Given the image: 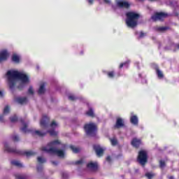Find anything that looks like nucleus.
<instances>
[{
    "label": "nucleus",
    "mask_w": 179,
    "mask_h": 179,
    "mask_svg": "<svg viewBox=\"0 0 179 179\" xmlns=\"http://www.w3.org/2000/svg\"><path fill=\"white\" fill-rule=\"evenodd\" d=\"M119 68H120V69L124 68V64H123V63H121V64H120Z\"/></svg>",
    "instance_id": "nucleus-49"
},
{
    "label": "nucleus",
    "mask_w": 179,
    "mask_h": 179,
    "mask_svg": "<svg viewBox=\"0 0 179 179\" xmlns=\"http://www.w3.org/2000/svg\"><path fill=\"white\" fill-rule=\"evenodd\" d=\"M11 61L15 64H19L20 62V57L16 54H13L11 57Z\"/></svg>",
    "instance_id": "nucleus-19"
},
{
    "label": "nucleus",
    "mask_w": 179,
    "mask_h": 179,
    "mask_svg": "<svg viewBox=\"0 0 179 179\" xmlns=\"http://www.w3.org/2000/svg\"><path fill=\"white\" fill-rule=\"evenodd\" d=\"M131 145H132L133 148H135L136 149H138L141 145H142V141H141V139L134 138L131 140Z\"/></svg>",
    "instance_id": "nucleus-14"
},
{
    "label": "nucleus",
    "mask_w": 179,
    "mask_h": 179,
    "mask_svg": "<svg viewBox=\"0 0 179 179\" xmlns=\"http://www.w3.org/2000/svg\"><path fill=\"white\" fill-rule=\"evenodd\" d=\"M116 5L118 8H124L125 9L131 8V4L128 1L122 0H116Z\"/></svg>",
    "instance_id": "nucleus-12"
},
{
    "label": "nucleus",
    "mask_w": 179,
    "mask_h": 179,
    "mask_svg": "<svg viewBox=\"0 0 179 179\" xmlns=\"http://www.w3.org/2000/svg\"><path fill=\"white\" fill-rule=\"evenodd\" d=\"M130 122L133 124V125H138V116L136 115H133L130 117Z\"/></svg>",
    "instance_id": "nucleus-18"
},
{
    "label": "nucleus",
    "mask_w": 179,
    "mask_h": 179,
    "mask_svg": "<svg viewBox=\"0 0 179 179\" xmlns=\"http://www.w3.org/2000/svg\"><path fill=\"white\" fill-rule=\"evenodd\" d=\"M94 0H88V3H90V5H93V2Z\"/></svg>",
    "instance_id": "nucleus-48"
},
{
    "label": "nucleus",
    "mask_w": 179,
    "mask_h": 179,
    "mask_svg": "<svg viewBox=\"0 0 179 179\" xmlns=\"http://www.w3.org/2000/svg\"><path fill=\"white\" fill-rule=\"evenodd\" d=\"M146 36V34L143 33V31L140 32L139 38H143Z\"/></svg>",
    "instance_id": "nucleus-41"
},
{
    "label": "nucleus",
    "mask_w": 179,
    "mask_h": 179,
    "mask_svg": "<svg viewBox=\"0 0 179 179\" xmlns=\"http://www.w3.org/2000/svg\"><path fill=\"white\" fill-rule=\"evenodd\" d=\"M107 75L110 79H113V78H115V71H108Z\"/></svg>",
    "instance_id": "nucleus-25"
},
{
    "label": "nucleus",
    "mask_w": 179,
    "mask_h": 179,
    "mask_svg": "<svg viewBox=\"0 0 179 179\" xmlns=\"http://www.w3.org/2000/svg\"><path fill=\"white\" fill-rule=\"evenodd\" d=\"M15 179H27V176L25 175L17 174L15 175Z\"/></svg>",
    "instance_id": "nucleus-28"
},
{
    "label": "nucleus",
    "mask_w": 179,
    "mask_h": 179,
    "mask_svg": "<svg viewBox=\"0 0 179 179\" xmlns=\"http://www.w3.org/2000/svg\"><path fill=\"white\" fill-rule=\"evenodd\" d=\"M37 160H38V163H41V164L45 163V159H43V157H38L37 158Z\"/></svg>",
    "instance_id": "nucleus-33"
},
{
    "label": "nucleus",
    "mask_w": 179,
    "mask_h": 179,
    "mask_svg": "<svg viewBox=\"0 0 179 179\" xmlns=\"http://www.w3.org/2000/svg\"><path fill=\"white\" fill-rule=\"evenodd\" d=\"M65 149H66V145L61 143L59 140H54L48 143L46 147H42L41 150L64 158L65 157V152L64 151Z\"/></svg>",
    "instance_id": "nucleus-1"
},
{
    "label": "nucleus",
    "mask_w": 179,
    "mask_h": 179,
    "mask_svg": "<svg viewBox=\"0 0 179 179\" xmlns=\"http://www.w3.org/2000/svg\"><path fill=\"white\" fill-rule=\"evenodd\" d=\"M51 163L54 166H58V162H57V161H52Z\"/></svg>",
    "instance_id": "nucleus-44"
},
{
    "label": "nucleus",
    "mask_w": 179,
    "mask_h": 179,
    "mask_svg": "<svg viewBox=\"0 0 179 179\" xmlns=\"http://www.w3.org/2000/svg\"><path fill=\"white\" fill-rule=\"evenodd\" d=\"M176 47L179 50V44L176 45Z\"/></svg>",
    "instance_id": "nucleus-52"
},
{
    "label": "nucleus",
    "mask_w": 179,
    "mask_h": 179,
    "mask_svg": "<svg viewBox=\"0 0 179 179\" xmlns=\"http://www.w3.org/2000/svg\"><path fill=\"white\" fill-rule=\"evenodd\" d=\"M125 126V124L124 123V120L121 117H117L116 119V123L114 125V128H116L117 129H120V128H122Z\"/></svg>",
    "instance_id": "nucleus-13"
},
{
    "label": "nucleus",
    "mask_w": 179,
    "mask_h": 179,
    "mask_svg": "<svg viewBox=\"0 0 179 179\" xmlns=\"http://www.w3.org/2000/svg\"><path fill=\"white\" fill-rule=\"evenodd\" d=\"M69 148L71 149L73 153H79V152H80V148H76L73 145H70Z\"/></svg>",
    "instance_id": "nucleus-24"
},
{
    "label": "nucleus",
    "mask_w": 179,
    "mask_h": 179,
    "mask_svg": "<svg viewBox=\"0 0 179 179\" xmlns=\"http://www.w3.org/2000/svg\"><path fill=\"white\" fill-rule=\"evenodd\" d=\"M106 162H108L109 163L111 162V157H110V156H108L107 157H106Z\"/></svg>",
    "instance_id": "nucleus-46"
},
{
    "label": "nucleus",
    "mask_w": 179,
    "mask_h": 179,
    "mask_svg": "<svg viewBox=\"0 0 179 179\" xmlns=\"http://www.w3.org/2000/svg\"><path fill=\"white\" fill-rule=\"evenodd\" d=\"M138 1H145V0H138Z\"/></svg>",
    "instance_id": "nucleus-54"
},
{
    "label": "nucleus",
    "mask_w": 179,
    "mask_h": 179,
    "mask_svg": "<svg viewBox=\"0 0 179 179\" xmlns=\"http://www.w3.org/2000/svg\"><path fill=\"white\" fill-rule=\"evenodd\" d=\"M86 115L88 117H91V118H94L96 115H94V111H93V108H90L89 110L86 112Z\"/></svg>",
    "instance_id": "nucleus-21"
},
{
    "label": "nucleus",
    "mask_w": 179,
    "mask_h": 179,
    "mask_svg": "<svg viewBox=\"0 0 179 179\" xmlns=\"http://www.w3.org/2000/svg\"><path fill=\"white\" fill-rule=\"evenodd\" d=\"M28 93L29 94H34V91L33 90V87H30L28 90Z\"/></svg>",
    "instance_id": "nucleus-36"
},
{
    "label": "nucleus",
    "mask_w": 179,
    "mask_h": 179,
    "mask_svg": "<svg viewBox=\"0 0 179 179\" xmlns=\"http://www.w3.org/2000/svg\"><path fill=\"white\" fill-rule=\"evenodd\" d=\"M84 131L87 136L94 137L97 135V124L94 122L87 123L84 125Z\"/></svg>",
    "instance_id": "nucleus-5"
},
{
    "label": "nucleus",
    "mask_w": 179,
    "mask_h": 179,
    "mask_svg": "<svg viewBox=\"0 0 179 179\" xmlns=\"http://www.w3.org/2000/svg\"><path fill=\"white\" fill-rule=\"evenodd\" d=\"M123 66H126V68H128V66H129V61L123 62Z\"/></svg>",
    "instance_id": "nucleus-42"
},
{
    "label": "nucleus",
    "mask_w": 179,
    "mask_h": 179,
    "mask_svg": "<svg viewBox=\"0 0 179 179\" xmlns=\"http://www.w3.org/2000/svg\"><path fill=\"white\" fill-rule=\"evenodd\" d=\"M6 59H8V52H6V50H3L0 52V62H2V61H6Z\"/></svg>",
    "instance_id": "nucleus-17"
},
{
    "label": "nucleus",
    "mask_w": 179,
    "mask_h": 179,
    "mask_svg": "<svg viewBox=\"0 0 179 179\" xmlns=\"http://www.w3.org/2000/svg\"><path fill=\"white\" fill-rule=\"evenodd\" d=\"M10 122H17V116L16 115H14L13 116L10 117Z\"/></svg>",
    "instance_id": "nucleus-30"
},
{
    "label": "nucleus",
    "mask_w": 179,
    "mask_h": 179,
    "mask_svg": "<svg viewBox=\"0 0 179 179\" xmlns=\"http://www.w3.org/2000/svg\"><path fill=\"white\" fill-rule=\"evenodd\" d=\"M93 149L97 156V157H102L104 155V150L100 145H94Z\"/></svg>",
    "instance_id": "nucleus-11"
},
{
    "label": "nucleus",
    "mask_w": 179,
    "mask_h": 179,
    "mask_svg": "<svg viewBox=\"0 0 179 179\" xmlns=\"http://www.w3.org/2000/svg\"><path fill=\"white\" fill-rule=\"evenodd\" d=\"M13 141L14 142H17V141H19V136H13Z\"/></svg>",
    "instance_id": "nucleus-40"
},
{
    "label": "nucleus",
    "mask_w": 179,
    "mask_h": 179,
    "mask_svg": "<svg viewBox=\"0 0 179 179\" xmlns=\"http://www.w3.org/2000/svg\"><path fill=\"white\" fill-rule=\"evenodd\" d=\"M9 111H10V108L9 106H6L3 109V114H9Z\"/></svg>",
    "instance_id": "nucleus-31"
},
{
    "label": "nucleus",
    "mask_w": 179,
    "mask_h": 179,
    "mask_svg": "<svg viewBox=\"0 0 179 179\" xmlns=\"http://www.w3.org/2000/svg\"><path fill=\"white\" fill-rule=\"evenodd\" d=\"M48 133L50 134V136H57L58 135V132L55 131V130H48Z\"/></svg>",
    "instance_id": "nucleus-27"
},
{
    "label": "nucleus",
    "mask_w": 179,
    "mask_h": 179,
    "mask_svg": "<svg viewBox=\"0 0 179 179\" xmlns=\"http://www.w3.org/2000/svg\"><path fill=\"white\" fill-rule=\"evenodd\" d=\"M62 177L63 179H68V173L63 172L62 173Z\"/></svg>",
    "instance_id": "nucleus-37"
},
{
    "label": "nucleus",
    "mask_w": 179,
    "mask_h": 179,
    "mask_svg": "<svg viewBox=\"0 0 179 179\" xmlns=\"http://www.w3.org/2000/svg\"><path fill=\"white\" fill-rule=\"evenodd\" d=\"M36 170L38 173H41V171H43V166L40 165L39 166H37Z\"/></svg>",
    "instance_id": "nucleus-39"
},
{
    "label": "nucleus",
    "mask_w": 179,
    "mask_h": 179,
    "mask_svg": "<svg viewBox=\"0 0 179 179\" xmlns=\"http://www.w3.org/2000/svg\"><path fill=\"white\" fill-rule=\"evenodd\" d=\"M4 149L8 153H15V155H20V156H27V157L36 155V152L33 151H22L16 148H12L9 147L7 143H4Z\"/></svg>",
    "instance_id": "nucleus-4"
},
{
    "label": "nucleus",
    "mask_w": 179,
    "mask_h": 179,
    "mask_svg": "<svg viewBox=\"0 0 179 179\" xmlns=\"http://www.w3.org/2000/svg\"><path fill=\"white\" fill-rule=\"evenodd\" d=\"M87 167L92 171H97L98 166L96 163L90 162L87 164Z\"/></svg>",
    "instance_id": "nucleus-15"
},
{
    "label": "nucleus",
    "mask_w": 179,
    "mask_h": 179,
    "mask_svg": "<svg viewBox=\"0 0 179 179\" xmlns=\"http://www.w3.org/2000/svg\"><path fill=\"white\" fill-rule=\"evenodd\" d=\"M157 31H161L162 33L166 31V30H170L169 27H159L157 28Z\"/></svg>",
    "instance_id": "nucleus-23"
},
{
    "label": "nucleus",
    "mask_w": 179,
    "mask_h": 179,
    "mask_svg": "<svg viewBox=\"0 0 179 179\" xmlns=\"http://www.w3.org/2000/svg\"><path fill=\"white\" fill-rule=\"evenodd\" d=\"M103 2H105V3H111L110 0H103Z\"/></svg>",
    "instance_id": "nucleus-47"
},
{
    "label": "nucleus",
    "mask_w": 179,
    "mask_h": 179,
    "mask_svg": "<svg viewBox=\"0 0 179 179\" xmlns=\"http://www.w3.org/2000/svg\"><path fill=\"white\" fill-rule=\"evenodd\" d=\"M0 97H3V93L1 91H0Z\"/></svg>",
    "instance_id": "nucleus-51"
},
{
    "label": "nucleus",
    "mask_w": 179,
    "mask_h": 179,
    "mask_svg": "<svg viewBox=\"0 0 179 179\" xmlns=\"http://www.w3.org/2000/svg\"><path fill=\"white\" fill-rule=\"evenodd\" d=\"M20 122L21 124H22L23 127H21L20 129L24 134H29L31 132L32 135L34 136L37 135L41 138H43V136H45V135H47V133L45 132H41V131H38V130H36L35 131H33V130L27 129V124L24 122V120L23 119H20Z\"/></svg>",
    "instance_id": "nucleus-6"
},
{
    "label": "nucleus",
    "mask_w": 179,
    "mask_h": 179,
    "mask_svg": "<svg viewBox=\"0 0 179 179\" xmlns=\"http://www.w3.org/2000/svg\"><path fill=\"white\" fill-rule=\"evenodd\" d=\"M148 151L145 150H141L138 152V156H137V162L144 167V166L146 165V163H148Z\"/></svg>",
    "instance_id": "nucleus-7"
},
{
    "label": "nucleus",
    "mask_w": 179,
    "mask_h": 179,
    "mask_svg": "<svg viewBox=\"0 0 179 179\" xmlns=\"http://www.w3.org/2000/svg\"><path fill=\"white\" fill-rule=\"evenodd\" d=\"M151 2H154V1H158V0H150Z\"/></svg>",
    "instance_id": "nucleus-53"
},
{
    "label": "nucleus",
    "mask_w": 179,
    "mask_h": 179,
    "mask_svg": "<svg viewBox=\"0 0 179 179\" xmlns=\"http://www.w3.org/2000/svg\"><path fill=\"white\" fill-rule=\"evenodd\" d=\"M6 76H8V86L11 90H13L16 86V79L21 80L23 83H29V76L17 71H8Z\"/></svg>",
    "instance_id": "nucleus-2"
},
{
    "label": "nucleus",
    "mask_w": 179,
    "mask_h": 179,
    "mask_svg": "<svg viewBox=\"0 0 179 179\" xmlns=\"http://www.w3.org/2000/svg\"><path fill=\"white\" fill-rule=\"evenodd\" d=\"M169 16V14L166 13H163V12H157L155 13L153 15L151 16L152 20L153 22H157V20H159V22H163L166 17Z\"/></svg>",
    "instance_id": "nucleus-8"
},
{
    "label": "nucleus",
    "mask_w": 179,
    "mask_h": 179,
    "mask_svg": "<svg viewBox=\"0 0 179 179\" xmlns=\"http://www.w3.org/2000/svg\"><path fill=\"white\" fill-rule=\"evenodd\" d=\"M109 141L112 145V146H117L118 145V140L115 137L109 138Z\"/></svg>",
    "instance_id": "nucleus-22"
},
{
    "label": "nucleus",
    "mask_w": 179,
    "mask_h": 179,
    "mask_svg": "<svg viewBox=\"0 0 179 179\" xmlns=\"http://www.w3.org/2000/svg\"><path fill=\"white\" fill-rule=\"evenodd\" d=\"M167 178H168V179H174V176H167Z\"/></svg>",
    "instance_id": "nucleus-50"
},
{
    "label": "nucleus",
    "mask_w": 179,
    "mask_h": 179,
    "mask_svg": "<svg viewBox=\"0 0 179 179\" xmlns=\"http://www.w3.org/2000/svg\"><path fill=\"white\" fill-rule=\"evenodd\" d=\"M45 93V84L42 83L39 87V90H38V94H44Z\"/></svg>",
    "instance_id": "nucleus-20"
},
{
    "label": "nucleus",
    "mask_w": 179,
    "mask_h": 179,
    "mask_svg": "<svg viewBox=\"0 0 179 179\" xmlns=\"http://www.w3.org/2000/svg\"><path fill=\"white\" fill-rule=\"evenodd\" d=\"M141 17V15L134 11L126 13V24L127 27L134 29L138 26V20Z\"/></svg>",
    "instance_id": "nucleus-3"
},
{
    "label": "nucleus",
    "mask_w": 179,
    "mask_h": 179,
    "mask_svg": "<svg viewBox=\"0 0 179 179\" xmlns=\"http://www.w3.org/2000/svg\"><path fill=\"white\" fill-rule=\"evenodd\" d=\"M0 122H3V115H0Z\"/></svg>",
    "instance_id": "nucleus-45"
},
{
    "label": "nucleus",
    "mask_w": 179,
    "mask_h": 179,
    "mask_svg": "<svg viewBox=\"0 0 179 179\" xmlns=\"http://www.w3.org/2000/svg\"><path fill=\"white\" fill-rule=\"evenodd\" d=\"M155 176H156V174L152 173H145V177H147V178H148V179L153 178V177H155Z\"/></svg>",
    "instance_id": "nucleus-29"
},
{
    "label": "nucleus",
    "mask_w": 179,
    "mask_h": 179,
    "mask_svg": "<svg viewBox=\"0 0 179 179\" xmlns=\"http://www.w3.org/2000/svg\"><path fill=\"white\" fill-rule=\"evenodd\" d=\"M152 68L155 71L158 79H163L164 78V74L163 71H161L160 68H159V65L156 63H153L152 64Z\"/></svg>",
    "instance_id": "nucleus-9"
},
{
    "label": "nucleus",
    "mask_w": 179,
    "mask_h": 179,
    "mask_svg": "<svg viewBox=\"0 0 179 179\" xmlns=\"http://www.w3.org/2000/svg\"><path fill=\"white\" fill-rule=\"evenodd\" d=\"M23 87H24V85L22 83L20 84V85L17 87V88L18 90H23Z\"/></svg>",
    "instance_id": "nucleus-38"
},
{
    "label": "nucleus",
    "mask_w": 179,
    "mask_h": 179,
    "mask_svg": "<svg viewBox=\"0 0 179 179\" xmlns=\"http://www.w3.org/2000/svg\"><path fill=\"white\" fill-rule=\"evenodd\" d=\"M159 167L160 169H164L166 167V162L163 160L159 161Z\"/></svg>",
    "instance_id": "nucleus-32"
},
{
    "label": "nucleus",
    "mask_w": 179,
    "mask_h": 179,
    "mask_svg": "<svg viewBox=\"0 0 179 179\" xmlns=\"http://www.w3.org/2000/svg\"><path fill=\"white\" fill-rule=\"evenodd\" d=\"M74 164H76V166L79 165V164H83V159H80L78 161H76Z\"/></svg>",
    "instance_id": "nucleus-35"
},
{
    "label": "nucleus",
    "mask_w": 179,
    "mask_h": 179,
    "mask_svg": "<svg viewBox=\"0 0 179 179\" xmlns=\"http://www.w3.org/2000/svg\"><path fill=\"white\" fill-rule=\"evenodd\" d=\"M11 164L13 166H15L16 167H23L22 164L16 160L11 161Z\"/></svg>",
    "instance_id": "nucleus-26"
},
{
    "label": "nucleus",
    "mask_w": 179,
    "mask_h": 179,
    "mask_svg": "<svg viewBox=\"0 0 179 179\" xmlns=\"http://www.w3.org/2000/svg\"><path fill=\"white\" fill-rule=\"evenodd\" d=\"M50 127L52 128V127H57V122L55 121H52L50 124Z\"/></svg>",
    "instance_id": "nucleus-43"
},
{
    "label": "nucleus",
    "mask_w": 179,
    "mask_h": 179,
    "mask_svg": "<svg viewBox=\"0 0 179 179\" xmlns=\"http://www.w3.org/2000/svg\"><path fill=\"white\" fill-rule=\"evenodd\" d=\"M15 101H17V103H18V104H26V103H27V97L19 96L15 99Z\"/></svg>",
    "instance_id": "nucleus-16"
},
{
    "label": "nucleus",
    "mask_w": 179,
    "mask_h": 179,
    "mask_svg": "<svg viewBox=\"0 0 179 179\" xmlns=\"http://www.w3.org/2000/svg\"><path fill=\"white\" fill-rule=\"evenodd\" d=\"M50 124V118L47 115H43L41 122L40 125L43 129H47L48 125Z\"/></svg>",
    "instance_id": "nucleus-10"
},
{
    "label": "nucleus",
    "mask_w": 179,
    "mask_h": 179,
    "mask_svg": "<svg viewBox=\"0 0 179 179\" xmlns=\"http://www.w3.org/2000/svg\"><path fill=\"white\" fill-rule=\"evenodd\" d=\"M76 97L74 95H70L69 96V100H71V101H75L76 100Z\"/></svg>",
    "instance_id": "nucleus-34"
}]
</instances>
